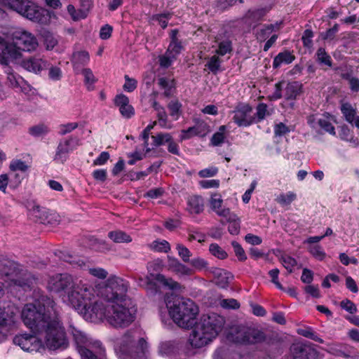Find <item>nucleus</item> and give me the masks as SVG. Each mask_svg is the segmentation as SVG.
I'll list each match as a JSON object with an SVG mask.
<instances>
[{
    "label": "nucleus",
    "mask_w": 359,
    "mask_h": 359,
    "mask_svg": "<svg viewBox=\"0 0 359 359\" xmlns=\"http://www.w3.org/2000/svg\"><path fill=\"white\" fill-rule=\"evenodd\" d=\"M165 303L169 316L179 327L189 329L194 325L188 340L194 348H201L210 344L225 324L224 317L215 313L203 314L196 323L198 308L190 299L166 297Z\"/></svg>",
    "instance_id": "obj_1"
},
{
    "label": "nucleus",
    "mask_w": 359,
    "mask_h": 359,
    "mask_svg": "<svg viewBox=\"0 0 359 359\" xmlns=\"http://www.w3.org/2000/svg\"><path fill=\"white\" fill-rule=\"evenodd\" d=\"M62 302L79 311L86 318L92 319L95 314L102 313L97 310L101 303L97 290L83 280L74 278L69 291L62 295Z\"/></svg>",
    "instance_id": "obj_2"
},
{
    "label": "nucleus",
    "mask_w": 359,
    "mask_h": 359,
    "mask_svg": "<svg viewBox=\"0 0 359 359\" xmlns=\"http://www.w3.org/2000/svg\"><path fill=\"white\" fill-rule=\"evenodd\" d=\"M57 313L55 302L48 297H42L34 303L25 305L21 317L25 325L36 332Z\"/></svg>",
    "instance_id": "obj_3"
},
{
    "label": "nucleus",
    "mask_w": 359,
    "mask_h": 359,
    "mask_svg": "<svg viewBox=\"0 0 359 359\" xmlns=\"http://www.w3.org/2000/svg\"><path fill=\"white\" fill-rule=\"evenodd\" d=\"M97 310L101 315L95 314L93 318H104L113 327L123 329L128 327L135 319L136 309L131 306L130 300L104 304L101 302Z\"/></svg>",
    "instance_id": "obj_4"
},
{
    "label": "nucleus",
    "mask_w": 359,
    "mask_h": 359,
    "mask_svg": "<svg viewBox=\"0 0 359 359\" xmlns=\"http://www.w3.org/2000/svg\"><path fill=\"white\" fill-rule=\"evenodd\" d=\"M43 344V351L64 350L69 346V341L65 327L58 318V313L55 314L48 322L36 332Z\"/></svg>",
    "instance_id": "obj_5"
},
{
    "label": "nucleus",
    "mask_w": 359,
    "mask_h": 359,
    "mask_svg": "<svg viewBox=\"0 0 359 359\" xmlns=\"http://www.w3.org/2000/svg\"><path fill=\"white\" fill-rule=\"evenodd\" d=\"M8 277L11 283H3L0 282V297L4 294V287L12 285L29 286L35 280L27 269L22 268L16 262L8 259H0V278Z\"/></svg>",
    "instance_id": "obj_6"
},
{
    "label": "nucleus",
    "mask_w": 359,
    "mask_h": 359,
    "mask_svg": "<svg viewBox=\"0 0 359 359\" xmlns=\"http://www.w3.org/2000/svg\"><path fill=\"white\" fill-rule=\"evenodd\" d=\"M128 288L127 280L119 276H111L103 285L97 287V297L101 302H106L104 304L126 302L130 300L127 296Z\"/></svg>",
    "instance_id": "obj_7"
},
{
    "label": "nucleus",
    "mask_w": 359,
    "mask_h": 359,
    "mask_svg": "<svg viewBox=\"0 0 359 359\" xmlns=\"http://www.w3.org/2000/svg\"><path fill=\"white\" fill-rule=\"evenodd\" d=\"M133 332H126L114 345V350L119 359H142L147 349V342L144 338H140L136 345Z\"/></svg>",
    "instance_id": "obj_8"
},
{
    "label": "nucleus",
    "mask_w": 359,
    "mask_h": 359,
    "mask_svg": "<svg viewBox=\"0 0 359 359\" xmlns=\"http://www.w3.org/2000/svg\"><path fill=\"white\" fill-rule=\"evenodd\" d=\"M0 4L31 21L44 24L48 20L47 11L32 0H0Z\"/></svg>",
    "instance_id": "obj_9"
},
{
    "label": "nucleus",
    "mask_w": 359,
    "mask_h": 359,
    "mask_svg": "<svg viewBox=\"0 0 359 359\" xmlns=\"http://www.w3.org/2000/svg\"><path fill=\"white\" fill-rule=\"evenodd\" d=\"M12 42L8 43L18 51V55L13 57V60L20 58L22 55L20 51L34 52L38 46L39 42L36 36L31 32L24 29H18L11 34Z\"/></svg>",
    "instance_id": "obj_10"
},
{
    "label": "nucleus",
    "mask_w": 359,
    "mask_h": 359,
    "mask_svg": "<svg viewBox=\"0 0 359 359\" xmlns=\"http://www.w3.org/2000/svg\"><path fill=\"white\" fill-rule=\"evenodd\" d=\"M229 338L236 344L249 345L261 343L265 340L266 337L258 329L240 325L231 333Z\"/></svg>",
    "instance_id": "obj_11"
},
{
    "label": "nucleus",
    "mask_w": 359,
    "mask_h": 359,
    "mask_svg": "<svg viewBox=\"0 0 359 359\" xmlns=\"http://www.w3.org/2000/svg\"><path fill=\"white\" fill-rule=\"evenodd\" d=\"M13 344L28 352L43 351L42 339L36 332L35 334L27 333L18 334L13 339Z\"/></svg>",
    "instance_id": "obj_12"
},
{
    "label": "nucleus",
    "mask_w": 359,
    "mask_h": 359,
    "mask_svg": "<svg viewBox=\"0 0 359 359\" xmlns=\"http://www.w3.org/2000/svg\"><path fill=\"white\" fill-rule=\"evenodd\" d=\"M74 280V278L68 273L55 274L48 279L47 289L57 294L62 300V295L69 291Z\"/></svg>",
    "instance_id": "obj_13"
},
{
    "label": "nucleus",
    "mask_w": 359,
    "mask_h": 359,
    "mask_svg": "<svg viewBox=\"0 0 359 359\" xmlns=\"http://www.w3.org/2000/svg\"><path fill=\"white\" fill-rule=\"evenodd\" d=\"M79 145V140L69 137L61 140L56 149L54 161L59 163H64L68 158L69 154Z\"/></svg>",
    "instance_id": "obj_14"
},
{
    "label": "nucleus",
    "mask_w": 359,
    "mask_h": 359,
    "mask_svg": "<svg viewBox=\"0 0 359 359\" xmlns=\"http://www.w3.org/2000/svg\"><path fill=\"white\" fill-rule=\"evenodd\" d=\"M70 333L73 337L79 354H81L83 350H89L93 348L94 344L101 343L100 341L93 339L86 333L75 327H70Z\"/></svg>",
    "instance_id": "obj_15"
},
{
    "label": "nucleus",
    "mask_w": 359,
    "mask_h": 359,
    "mask_svg": "<svg viewBox=\"0 0 359 359\" xmlns=\"http://www.w3.org/2000/svg\"><path fill=\"white\" fill-rule=\"evenodd\" d=\"M17 313L18 309L13 305L0 307V329L5 332L14 327L17 322Z\"/></svg>",
    "instance_id": "obj_16"
},
{
    "label": "nucleus",
    "mask_w": 359,
    "mask_h": 359,
    "mask_svg": "<svg viewBox=\"0 0 359 359\" xmlns=\"http://www.w3.org/2000/svg\"><path fill=\"white\" fill-rule=\"evenodd\" d=\"M252 109L248 104H240L233 111V121L238 126H249L255 121V118L251 115Z\"/></svg>",
    "instance_id": "obj_17"
},
{
    "label": "nucleus",
    "mask_w": 359,
    "mask_h": 359,
    "mask_svg": "<svg viewBox=\"0 0 359 359\" xmlns=\"http://www.w3.org/2000/svg\"><path fill=\"white\" fill-rule=\"evenodd\" d=\"M114 105L118 108L121 115L125 118H130L135 115V109L130 104L129 98L124 94L120 93L114 99Z\"/></svg>",
    "instance_id": "obj_18"
},
{
    "label": "nucleus",
    "mask_w": 359,
    "mask_h": 359,
    "mask_svg": "<svg viewBox=\"0 0 359 359\" xmlns=\"http://www.w3.org/2000/svg\"><path fill=\"white\" fill-rule=\"evenodd\" d=\"M48 65V62L39 56L29 57L21 62V66L25 69L34 73L40 72L47 68Z\"/></svg>",
    "instance_id": "obj_19"
},
{
    "label": "nucleus",
    "mask_w": 359,
    "mask_h": 359,
    "mask_svg": "<svg viewBox=\"0 0 359 359\" xmlns=\"http://www.w3.org/2000/svg\"><path fill=\"white\" fill-rule=\"evenodd\" d=\"M308 124L314 130L322 129L330 135H335V128L328 118H317L314 115L309 116L307 118Z\"/></svg>",
    "instance_id": "obj_20"
},
{
    "label": "nucleus",
    "mask_w": 359,
    "mask_h": 359,
    "mask_svg": "<svg viewBox=\"0 0 359 359\" xmlns=\"http://www.w3.org/2000/svg\"><path fill=\"white\" fill-rule=\"evenodd\" d=\"M208 130V126L205 123L198 122L187 130H182L180 138L181 141H183L194 136L204 137Z\"/></svg>",
    "instance_id": "obj_21"
},
{
    "label": "nucleus",
    "mask_w": 359,
    "mask_h": 359,
    "mask_svg": "<svg viewBox=\"0 0 359 359\" xmlns=\"http://www.w3.org/2000/svg\"><path fill=\"white\" fill-rule=\"evenodd\" d=\"M90 55L86 50H78L73 53L71 62L75 74H79L81 69L89 63Z\"/></svg>",
    "instance_id": "obj_22"
},
{
    "label": "nucleus",
    "mask_w": 359,
    "mask_h": 359,
    "mask_svg": "<svg viewBox=\"0 0 359 359\" xmlns=\"http://www.w3.org/2000/svg\"><path fill=\"white\" fill-rule=\"evenodd\" d=\"M340 109L345 120L359 129V113L356 108L353 107L351 103L345 102L341 104Z\"/></svg>",
    "instance_id": "obj_23"
},
{
    "label": "nucleus",
    "mask_w": 359,
    "mask_h": 359,
    "mask_svg": "<svg viewBox=\"0 0 359 359\" xmlns=\"http://www.w3.org/2000/svg\"><path fill=\"white\" fill-rule=\"evenodd\" d=\"M18 55V51L0 36V63L7 65Z\"/></svg>",
    "instance_id": "obj_24"
},
{
    "label": "nucleus",
    "mask_w": 359,
    "mask_h": 359,
    "mask_svg": "<svg viewBox=\"0 0 359 359\" xmlns=\"http://www.w3.org/2000/svg\"><path fill=\"white\" fill-rule=\"evenodd\" d=\"M5 72L7 74V81L12 88H20L25 93L29 90V85L21 76L15 74L10 67H7Z\"/></svg>",
    "instance_id": "obj_25"
},
{
    "label": "nucleus",
    "mask_w": 359,
    "mask_h": 359,
    "mask_svg": "<svg viewBox=\"0 0 359 359\" xmlns=\"http://www.w3.org/2000/svg\"><path fill=\"white\" fill-rule=\"evenodd\" d=\"M81 359H107L105 348L102 343L94 344V347L83 350L80 354Z\"/></svg>",
    "instance_id": "obj_26"
},
{
    "label": "nucleus",
    "mask_w": 359,
    "mask_h": 359,
    "mask_svg": "<svg viewBox=\"0 0 359 359\" xmlns=\"http://www.w3.org/2000/svg\"><path fill=\"white\" fill-rule=\"evenodd\" d=\"M290 350L292 359H311L310 357L315 353L310 347L299 344H293Z\"/></svg>",
    "instance_id": "obj_27"
},
{
    "label": "nucleus",
    "mask_w": 359,
    "mask_h": 359,
    "mask_svg": "<svg viewBox=\"0 0 359 359\" xmlns=\"http://www.w3.org/2000/svg\"><path fill=\"white\" fill-rule=\"evenodd\" d=\"M223 200L219 194H215L211 196L210 204L212 210L217 213V215L226 217L231 212L229 208H222Z\"/></svg>",
    "instance_id": "obj_28"
},
{
    "label": "nucleus",
    "mask_w": 359,
    "mask_h": 359,
    "mask_svg": "<svg viewBox=\"0 0 359 359\" xmlns=\"http://www.w3.org/2000/svg\"><path fill=\"white\" fill-rule=\"evenodd\" d=\"M168 269L181 276L191 275V270L182 264L177 258L168 256Z\"/></svg>",
    "instance_id": "obj_29"
},
{
    "label": "nucleus",
    "mask_w": 359,
    "mask_h": 359,
    "mask_svg": "<svg viewBox=\"0 0 359 359\" xmlns=\"http://www.w3.org/2000/svg\"><path fill=\"white\" fill-rule=\"evenodd\" d=\"M268 12L269 9L266 8L249 10L245 15L243 20L245 22L252 25L262 20Z\"/></svg>",
    "instance_id": "obj_30"
},
{
    "label": "nucleus",
    "mask_w": 359,
    "mask_h": 359,
    "mask_svg": "<svg viewBox=\"0 0 359 359\" xmlns=\"http://www.w3.org/2000/svg\"><path fill=\"white\" fill-rule=\"evenodd\" d=\"M282 21L276 22L275 24L264 25L261 29L257 31V39L260 41H265L273 32L280 29Z\"/></svg>",
    "instance_id": "obj_31"
},
{
    "label": "nucleus",
    "mask_w": 359,
    "mask_h": 359,
    "mask_svg": "<svg viewBox=\"0 0 359 359\" xmlns=\"http://www.w3.org/2000/svg\"><path fill=\"white\" fill-rule=\"evenodd\" d=\"M177 34L178 31L177 29H172L170 32V43L168 46V48L166 50L168 54L171 55L173 56L175 59L177 56L180 53L182 46L181 44V42L177 39Z\"/></svg>",
    "instance_id": "obj_32"
},
{
    "label": "nucleus",
    "mask_w": 359,
    "mask_h": 359,
    "mask_svg": "<svg viewBox=\"0 0 359 359\" xmlns=\"http://www.w3.org/2000/svg\"><path fill=\"white\" fill-rule=\"evenodd\" d=\"M213 273L215 284L222 288H226L233 277L231 273L222 269H215Z\"/></svg>",
    "instance_id": "obj_33"
},
{
    "label": "nucleus",
    "mask_w": 359,
    "mask_h": 359,
    "mask_svg": "<svg viewBox=\"0 0 359 359\" xmlns=\"http://www.w3.org/2000/svg\"><path fill=\"white\" fill-rule=\"evenodd\" d=\"M302 85L298 81L289 82L285 88L284 97L286 100H294L302 93Z\"/></svg>",
    "instance_id": "obj_34"
},
{
    "label": "nucleus",
    "mask_w": 359,
    "mask_h": 359,
    "mask_svg": "<svg viewBox=\"0 0 359 359\" xmlns=\"http://www.w3.org/2000/svg\"><path fill=\"white\" fill-rule=\"evenodd\" d=\"M295 59V57L287 50L279 53L273 59V67L276 69L282 65H288L292 63Z\"/></svg>",
    "instance_id": "obj_35"
},
{
    "label": "nucleus",
    "mask_w": 359,
    "mask_h": 359,
    "mask_svg": "<svg viewBox=\"0 0 359 359\" xmlns=\"http://www.w3.org/2000/svg\"><path fill=\"white\" fill-rule=\"evenodd\" d=\"M187 210L191 214H199L203 210V199L196 196H191L188 200Z\"/></svg>",
    "instance_id": "obj_36"
},
{
    "label": "nucleus",
    "mask_w": 359,
    "mask_h": 359,
    "mask_svg": "<svg viewBox=\"0 0 359 359\" xmlns=\"http://www.w3.org/2000/svg\"><path fill=\"white\" fill-rule=\"evenodd\" d=\"M149 248L156 252L167 253L170 250V243L163 239H156L148 245Z\"/></svg>",
    "instance_id": "obj_37"
},
{
    "label": "nucleus",
    "mask_w": 359,
    "mask_h": 359,
    "mask_svg": "<svg viewBox=\"0 0 359 359\" xmlns=\"http://www.w3.org/2000/svg\"><path fill=\"white\" fill-rule=\"evenodd\" d=\"M229 223L228 226L229 232L232 235H237L240 231V219L237 215L231 212L225 217Z\"/></svg>",
    "instance_id": "obj_38"
},
{
    "label": "nucleus",
    "mask_w": 359,
    "mask_h": 359,
    "mask_svg": "<svg viewBox=\"0 0 359 359\" xmlns=\"http://www.w3.org/2000/svg\"><path fill=\"white\" fill-rule=\"evenodd\" d=\"M84 77V83L88 90L91 91L94 89V84L97 81V79L94 76L93 71L90 68L81 69L80 73Z\"/></svg>",
    "instance_id": "obj_39"
},
{
    "label": "nucleus",
    "mask_w": 359,
    "mask_h": 359,
    "mask_svg": "<svg viewBox=\"0 0 359 359\" xmlns=\"http://www.w3.org/2000/svg\"><path fill=\"white\" fill-rule=\"evenodd\" d=\"M155 279L164 287H168V289L174 290L180 288V285L177 282L175 281L170 278H166L163 274H156Z\"/></svg>",
    "instance_id": "obj_40"
},
{
    "label": "nucleus",
    "mask_w": 359,
    "mask_h": 359,
    "mask_svg": "<svg viewBox=\"0 0 359 359\" xmlns=\"http://www.w3.org/2000/svg\"><path fill=\"white\" fill-rule=\"evenodd\" d=\"M108 236L115 243H130L132 241L131 237L122 231H110Z\"/></svg>",
    "instance_id": "obj_41"
},
{
    "label": "nucleus",
    "mask_w": 359,
    "mask_h": 359,
    "mask_svg": "<svg viewBox=\"0 0 359 359\" xmlns=\"http://www.w3.org/2000/svg\"><path fill=\"white\" fill-rule=\"evenodd\" d=\"M339 137L341 140L352 143L354 146L359 144V140L355 138L351 130L347 126H342L339 132Z\"/></svg>",
    "instance_id": "obj_42"
},
{
    "label": "nucleus",
    "mask_w": 359,
    "mask_h": 359,
    "mask_svg": "<svg viewBox=\"0 0 359 359\" xmlns=\"http://www.w3.org/2000/svg\"><path fill=\"white\" fill-rule=\"evenodd\" d=\"M297 198V195L292 191L280 194L276 199L278 203L282 206L290 205Z\"/></svg>",
    "instance_id": "obj_43"
},
{
    "label": "nucleus",
    "mask_w": 359,
    "mask_h": 359,
    "mask_svg": "<svg viewBox=\"0 0 359 359\" xmlns=\"http://www.w3.org/2000/svg\"><path fill=\"white\" fill-rule=\"evenodd\" d=\"M172 135L170 133H160L156 134V135H152L151 139L153 140V146L154 147H159L165 144H168L170 142Z\"/></svg>",
    "instance_id": "obj_44"
},
{
    "label": "nucleus",
    "mask_w": 359,
    "mask_h": 359,
    "mask_svg": "<svg viewBox=\"0 0 359 359\" xmlns=\"http://www.w3.org/2000/svg\"><path fill=\"white\" fill-rule=\"evenodd\" d=\"M317 61L320 64L329 67H332V61L331 57L326 53L323 48H320L316 52Z\"/></svg>",
    "instance_id": "obj_45"
},
{
    "label": "nucleus",
    "mask_w": 359,
    "mask_h": 359,
    "mask_svg": "<svg viewBox=\"0 0 359 359\" xmlns=\"http://www.w3.org/2000/svg\"><path fill=\"white\" fill-rule=\"evenodd\" d=\"M222 62V60L219 58V55L216 54L209 58L205 66L210 72L216 74L219 70Z\"/></svg>",
    "instance_id": "obj_46"
},
{
    "label": "nucleus",
    "mask_w": 359,
    "mask_h": 359,
    "mask_svg": "<svg viewBox=\"0 0 359 359\" xmlns=\"http://www.w3.org/2000/svg\"><path fill=\"white\" fill-rule=\"evenodd\" d=\"M67 10L74 21H79L87 17L84 10H81V8L77 10L72 4L67 6Z\"/></svg>",
    "instance_id": "obj_47"
},
{
    "label": "nucleus",
    "mask_w": 359,
    "mask_h": 359,
    "mask_svg": "<svg viewBox=\"0 0 359 359\" xmlns=\"http://www.w3.org/2000/svg\"><path fill=\"white\" fill-rule=\"evenodd\" d=\"M308 251L316 259L320 261L323 260L326 256V254L323 250V248L321 247V245L318 244L309 245Z\"/></svg>",
    "instance_id": "obj_48"
},
{
    "label": "nucleus",
    "mask_w": 359,
    "mask_h": 359,
    "mask_svg": "<svg viewBox=\"0 0 359 359\" xmlns=\"http://www.w3.org/2000/svg\"><path fill=\"white\" fill-rule=\"evenodd\" d=\"M232 51V43L229 39L221 41L218 43V48L216 50V54L219 56H224Z\"/></svg>",
    "instance_id": "obj_49"
},
{
    "label": "nucleus",
    "mask_w": 359,
    "mask_h": 359,
    "mask_svg": "<svg viewBox=\"0 0 359 359\" xmlns=\"http://www.w3.org/2000/svg\"><path fill=\"white\" fill-rule=\"evenodd\" d=\"M225 130L226 127L224 126H221L219 128V131L212 135L210 142L213 146H219L224 142L225 139Z\"/></svg>",
    "instance_id": "obj_50"
},
{
    "label": "nucleus",
    "mask_w": 359,
    "mask_h": 359,
    "mask_svg": "<svg viewBox=\"0 0 359 359\" xmlns=\"http://www.w3.org/2000/svg\"><path fill=\"white\" fill-rule=\"evenodd\" d=\"M182 104L177 100H172L168 105V108L170 111V115L174 118L175 120H177L180 115V109Z\"/></svg>",
    "instance_id": "obj_51"
},
{
    "label": "nucleus",
    "mask_w": 359,
    "mask_h": 359,
    "mask_svg": "<svg viewBox=\"0 0 359 359\" xmlns=\"http://www.w3.org/2000/svg\"><path fill=\"white\" fill-rule=\"evenodd\" d=\"M210 252L215 257L220 259H224L227 257V253L217 243H212L209 247Z\"/></svg>",
    "instance_id": "obj_52"
},
{
    "label": "nucleus",
    "mask_w": 359,
    "mask_h": 359,
    "mask_svg": "<svg viewBox=\"0 0 359 359\" xmlns=\"http://www.w3.org/2000/svg\"><path fill=\"white\" fill-rule=\"evenodd\" d=\"M43 37L47 50H52L57 44V39L49 32H44L43 33Z\"/></svg>",
    "instance_id": "obj_53"
},
{
    "label": "nucleus",
    "mask_w": 359,
    "mask_h": 359,
    "mask_svg": "<svg viewBox=\"0 0 359 359\" xmlns=\"http://www.w3.org/2000/svg\"><path fill=\"white\" fill-rule=\"evenodd\" d=\"M9 168L12 172L20 171L25 173L28 170L29 166L25 163V162L16 159L11 162Z\"/></svg>",
    "instance_id": "obj_54"
},
{
    "label": "nucleus",
    "mask_w": 359,
    "mask_h": 359,
    "mask_svg": "<svg viewBox=\"0 0 359 359\" xmlns=\"http://www.w3.org/2000/svg\"><path fill=\"white\" fill-rule=\"evenodd\" d=\"M157 118L158 121H156V123H158L161 128L166 129H171L172 128V124L168 121V115L165 109L157 113Z\"/></svg>",
    "instance_id": "obj_55"
},
{
    "label": "nucleus",
    "mask_w": 359,
    "mask_h": 359,
    "mask_svg": "<svg viewBox=\"0 0 359 359\" xmlns=\"http://www.w3.org/2000/svg\"><path fill=\"white\" fill-rule=\"evenodd\" d=\"M172 15L170 13L156 14L151 17V20L156 21L161 25L163 29H165L168 26V20L170 19Z\"/></svg>",
    "instance_id": "obj_56"
},
{
    "label": "nucleus",
    "mask_w": 359,
    "mask_h": 359,
    "mask_svg": "<svg viewBox=\"0 0 359 359\" xmlns=\"http://www.w3.org/2000/svg\"><path fill=\"white\" fill-rule=\"evenodd\" d=\"M158 85L164 90V95L169 97L171 95V90L173 88V81H170L166 78L162 77L158 79Z\"/></svg>",
    "instance_id": "obj_57"
},
{
    "label": "nucleus",
    "mask_w": 359,
    "mask_h": 359,
    "mask_svg": "<svg viewBox=\"0 0 359 359\" xmlns=\"http://www.w3.org/2000/svg\"><path fill=\"white\" fill-rule=\"evenodd\" d=\"M60 258L65 262H69L72 264H75L80 268H83L86 265L84 261L76 257H74L69 253H62V255H60Z\"/></svg>",
    "instance_id": "obj_58"
},
{
    "label": "nucleus",
    "mask_w": 359,
    "mask_h": 359,
    "mask_svg": "<svg viewBox=\"0 0 359 359\" xmlns=\"http://www.w3.org/2000/svg\"><path fill=\"white\" fill-rule=\"evenodd\" d=\"M176 249L178 252L179 256L184 262H188L190 261V257H191L192 254L187 247L182 244L178 243L176 245Z\"/></svg>",
    "instance_id": "obj_59"
},
{
    "label": "nucleus",
    "mask_w": 359,
    "mask_h": 359,
    "mask_svg": "<svg viewBox=\"0 0 359 359\" xmlns=\"http://www.w3.org/2000/svg\"><path fill=\"white\" fill-rule=\"evenodd\" d=\"M79 126L78 123L71 122L65 124H61L58 127V134L60 135H65L70 133L72 131L77 128Z\"/></svg>",
    "instance_id": "obj_60"
},
{
    "label": "nucleus",
    "mask_w": 359,
    "mask_h": 359,
    "mask_svg": "<svg viewBox=\"0 0 359 359\" xmlns=\"http://www.w3.org/2000/svg\"><path fill=\"white\" fill-rule=\"evenodd\" d=\"M281 262L289 273H292L294 267L297 265L296 259L289 255L282 256Z\"/></svg>",
    "instance_id": "obj_61"
},
{
    "label": "nucleus",
    "mask_w": 359,
    "mask_h": 359,
    "mask_svg": "<svg viewBox=\"0 0 359 359\" xmlns=\"http://www.w3.org/2000/svg\"><path fill=\"white\" fill-rule=\"evenodd\" d=\"M174 346L170 341L161 342L158 346V353L161 355H168L173 352Z\"/></svg>",
    "instance_id": "obj_62"
},
{
    "label": "nucleus",
    "mask_w": 359,
    "mask_h": 359,
    "mask_svg": "<svg viewBox=\"0 0 359 359\" xmlns=\"http://www.w3.org/2000/svg\"><path fill=\"white\" fill-rule=\"evenodd\" d=\"M231 245L238 260L241 262L245 261L247 259V256L242 246L236 241H233L231 243Z\"/></svg>",
    "instance_id": "obj_63"
},
{
    "label": "nucleus",
    "mask_w": 359,
    "mask_h": 359,
    "mask_svg": "<svg viewBox=\"0 0 359 359\" xmlns=\"http://www.w3.org/2000/svg\"><path fill=\"white\" fill-rule=\"evenodd\" d=\"M124 79L125 83L123 86V90L128 93L134 91L137 86V80L129 77L128 75H125Z\"/></svg>",
    "instance_id": "obj_64"
}]
</instances>
